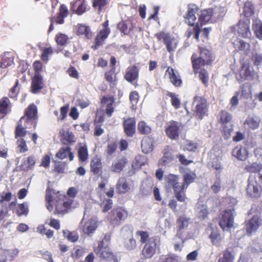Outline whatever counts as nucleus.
Segmentation results:
<instances>
[{
	"label": "nucleus",
	"instance_id": "nucleus-47",
	"mask_svg": "<svg viewBox=\"0 0 262 262\" xmlns=\"http://www.w3.org/2000/svg\"><path fill=\"white\" fill-rule=\"evenodd\" d=\"M196 209L199 218L204 219L207 216L208 211L206 206L198 205Z\"/></svg>",
	"mask_w": 262,
	"mask_h": 262
},
{
	"label": "nucleus",
	"instance_id": "nucleus-30",
	"mask_svg": "<svg viewBox=\"0 0 262 262\" xmlns=\"http://www.w3.org/2000/svg\"><path fill=\"white\" fill-rule=\"evenodd\" d=\"M141 147L143 152L148 154L153 149L152 141L149 137L144 138L141 143Z\"/></svg>",
	"mask_w": 262,
	"mask_h": 262
},
{
	"label": "nucleus",
	"instance_id": "nucleus-25",
	"mask_svg": "<svg viewBox=\"0 0 262 262\" xmlns=\"http://www.w3.org/2000/svg\"><path fill=\"white\" fill-rule=\"evenodd\" d=\"M233 45L234 48L237 50L243 51L247 54L250 52V45L249 43L245 42L243 40L236 39L234 41Z\"/></svg>",
	"mask_w": 262,
	"mask_h": 262
},
{
	"label": "nucleus",
	"instance_id": "nucleus-27",
	"mask_svg": "<svg viewBox=\"0 0 262 262\" xmlns=\"http://www.w3.org/2000/svg\"><path fill=\"white\" fill-rule=\"evenodd\" d=\"M12 197V193L11 192L5 193L3 192L0 193V208H2V210L0 212V216H2L3 214L6 212L3 209L6 208L7 204L5 202H9Z\"/></svg>",
	"mask_w": 262,
	"mask_h": 262
},
{
	"label": "nucleus",
	"instance_id": "nucleus-33",
	"mask_svg": "<svg viewBox=\"0 0 262 262\" xmlns=\"http://www.w3.org/2000/svg\"><path fill=\"white\" fill-rule=\"evenodd\" d=\"M36 159L34 156H30L23 161L21 165V169L23 170H28L32 169L35 165Z\"/></svg>",
	"mask_w": 262,
	"mask_h": 262
},
{
	"label": "nucleus",
	"instance_id": "nucleus-22",
	"mask_svg": "<svg viewBox=\"0 0 262 262\" xmlns=\"http://www.w3.org/2000/svg\"><path fill=\"white\" fill-rule=\"evenodd\" d=\"M130 185L125 178H119L116 184V190L119 193H125L130 190Z\"/></svg>",
	"mask_w": 262,
	"mask_h": 262
},
{
	"label": "nucleus",
	"instance_id": "nucleus-2",
	"mask_svg": "<svg viewBox=\"0 0 262 262\" xmlns=\"http://www.w3.org/2000/svg\"><path fill=\"white\" fill-rule=\"evenodd\" d=\"M200 56L195 59L194 55L192 56V65L194 70H199L200 67L209 64L213 60L210 52L205 48H200Z\"/></svg>",
	"mask_w": 262,
	"mask_h": 262
},
{
	"label": "nucleus",
	"instance_id": "nucleus-50",
	"mask_svg": "<svg viewBox=\"0 0 262 262\" xmlns=\"http://www.w3.org/2000/svg\"><path fill=\"white\" fill-rule=\"evenodd\" d=\"M222 188L221 180L220 178H217L211 186V189L214 193H216L221 190Z\"/></svg>",
	"mask_w": 262,
	"mask_h": 262
},
{
	"label": "nucleus",
	"instance_id": "nucleus-56",
	"mask_svg": "<svg viewBox=\"0 0 262 262\" xmlns=\"http://www.w3.org/2000/svg\"><path fill=\"white\" fill-rule=\"evenodd\" d=\"M177 223L179 229H182L188 226L189 220L184 217H180L178 220Z\"/></svg>",
	"mask_w": 262,
	"mask_h": 262
},
{
	"label": "nucleus",
	"instance_id": "nucleus-14",
	"mask_svg": "<svg viewBox=\"0 0 262 262\" xmlns=\"http://www.w3.org/2000/svg\"><path fill=\"white\" fill-rule=\"evenodd\" d=\"M43 88L42 77L39 74H35L32 78L31 91L34 94L37 93Z\"/></svg>",
	"mask_w": 262,
	"mask_h": 262
},
{
	"label": "nucleus",
	"instance_id": "nucleus-52",
	"mask_svg": "<svg viewBox=\"0 0 262 262\" xmlns=\"http://www.w3.org/2000/svg\"><path fill=\"white\" fill-rule=\"evenodd\" d=\"M16 144L17 145V149L19 152H25L28 150V147L26 145V142L23 139H18L17 141Z\"/></svg>",
	"mask_w": 262,
	"mask_h": 262
},
{
	"label": "nucleus",
	"instance_id": "nucleus-44",
	"mask_svg": "<svg viewBox=\"0 0 262 262\" xmlns=\"http://www.w3.org/2000/svg\"><path fill=\"white\" fill-rule=\"evenodd\" d=\"M196 71L199 74V78L200 80L203 82V83L206 85H208L209 76L206 70L204 69H202L201 67H200L199 70H194Z\"/></svg>",
	"mask_w": 262,
	"mask_h": 262
},
{
	"label": "nucleus",
	"instance_id": "nucleus-38",
	"mask_svg": "<svg viewBox=\"0 0 262 262\" xmlns=\"http://www.w3.org/2000/svg\"><path fill=\"white\" fill-rule=\"evenodd\" d=\"M211 17V10H204L202 11L200 15L199 21L201 25L205 24L208 22Z\"/></svg>",
	"mask_w": 262,
	"mask_h": 262
},
{
	"label": "nucleus",
	"instance_id": "nucleus-6",
	"mask_svg": "<svg viewBox=\"0 0 262 262\" xmlns=\"http://www.w3.org/2000/svg\"><path fill=\"white\" fill-rule=\"evenodd\" d=\"M156 36L159 40L163 39L167 50L169 52L173 51L176 49L178 41L173 36L164 32L157 33Z\"/></svg>",
	"mask_w": 262,
	"mask_h": 262
},
{
	"label": "nucleus",
	"instance_id": "nucleus-3",
	"mask_svg": "<svg viewBox=\"0 0 262 262\" xmlns=\"http://www.w3.org/2000/svg\"><path fill=\"white\" fill-rule=\"evenodd\" d=\"M94 251L100 258L107 262H118L116 256L110 251L107 244L103 246V241L99 242L97 246H95Z\"/></svg>",
	"mask_w": 262,
	"mask_h": 262
},
{
	"label": "nucleus",
	"instance_id": "nucleus-49",
	"mask_svg": "<svg viewBox=\"0 0 262 262\" xmlns=\"http://www.w3.org/2000/svg\"><path fill=\"white\" fill-rule=\"evenodd\" d=\"M18 216L22 215H27L28 213V206L26 203H23L18 206L17 210Z\"/></svg>",
	"mask_w": 262,
	"mask_h": 262
},
{
	"label": "nucleus",
	"instance_id": "nucleus-54",
	"mask_svg": "<svg viewBox=\"0 0 262 262\" xmlns=\"http://www.w3.org/2000/svg\"><path fill=\"white\" fill-rule=\"evenodd\" d=\"M70 148L68 146H65L60 149L57 153L56 156L60 159H63L68 156Z\"/></svg>",
	"mask_w": 262,
	"mask_h": 262
},
{
	"label": "nucleus",
	"instance_id": "nucleus-32",
	"mask_svg": "<svg viewBox=\"0 0 262 262\" xmlns=\"http://www.w3.org/2000/svg\"><path fill=\"white\" fill-rule=\"evenodd\" d=\"M138 76V70L136 67H133L128 70L125 75V78L129 82H133L135 80Z\"/></svg>",
	"mask_w": 262,
	"mask_h": 262
},
{
	"label": "nucleus",
	"instance_id": "nucleus-59",
	"mask_svg": "<svg viewBox=\"0 0 262 262\" xmlns=\"http://www.w3.org/2000/svg\"><path fill=\"white\" fill-rule=\"evenodd\" d=\"M141 157H136L132 163V167L135 170H138L143 165V162L141 161Z\"/></svg>",
	"mask_w": 262,
	"mask_h": 262
},
{
	"label": "nucleus",
	"instance_id": "nucleus-45",
	"mask_svg": "<svg viewBox=\"0 0 262 262\" xmlns=\"http://www.w3.org/2000/svg\"><path fill=\"white\" fill-rule=\"evenodd\" d=\"M253 29L256 36L262 39V23L260 21H255L253 25Z\"/></svg>",
	"mask_w": 262,
	"mask_h": 262
},
{
	"label": "nucleus",
	"instance_id": "nucleus-53",
	"mask_svg": "<svg viewBox=\"0 0 262 262\" xmlns=\"http://www.w3.org/2000/svg\"><path fill=\"white\" fill-rule=\"evenodd\" d=\"M68 40V36L64 34L60 33L56 35V41L58 45H64L67 43Z\"/></svg>",
	"mask_w": 262,
	"mask_h": 262
},
{
	"label": "nucleus",
	"instance_id": "nucleus-41",
	"mask_svg": "<svg viewBox=\"0 0 262 262\" xmlns=\"http://www.w3.org/2000/svg\"><path fill=\"white\" fill-rule=\"evenodd\" d=\"M9 100L7 98H4L0 100V117L2 118L8 113V106Z\"/></svg>",
	"mask_w": 262,
	"mask_h": 262
},
{
	"label": "nucleus",
	"instance_id": "nucleus-17",
	"mask_svg": "<svg viewBox=\"0 0 262 262\" xmlns=\"http://www.w3.org/2000/svg\"><path fill=\"white\" fill-rule=\"evenodd\" d=\"M241 76L245 79L251 80L255 75V72L253 67L248 63H244L241 71Z\"/></svg>",
	"mask_w": 262,
	"mask_h": 262
},
{
	"label": "nucleus",
	"instance_id": "nucleus-10",
	"mask_svg": "<svg viewBox=\"0 0 262 262\" xmlns=\"http://www.w3.org/2000/svg\"><path fill=\"white\" fill-rule=\"evenodd\" d=\"M198 10L199 8L196 5L193 4L188 5V10L184 16L186 23L188 25L193 26L195 24L196 19L195 14Z\"/></svg>",
	"mask_w": 262,
	"mask_h": 262
},
{
	"label": "nucleus",
	"instance_id": "nucleus-37",
	"mask_svg": "<svg viewBox=\"0 0 262 262\" xmlns=\"http://www.w3.org/2000/svg\"><path fill=\"white\" fill-rule=\"evenodd\" d=\"M138 130L140 134L146 135L150 133L151 128L145 122L141 121L138 124Z\"/></svg>",
	"mask_w": 262,
	"mask_h": 262
},
{
	"label": "nucleus",
	"instance_id": "nucleus-21",
	"mask_svg": "<svg viewBox=\"0 0 262 262\" xmlns=\"http://www.w3.org/2000/svg\"><path fill=\"white\" fill-rule=\"evenodd\" d=\"M166 135L172 139H176L179 136V127L178 123H171L166 129Z\"/></svg>",
	"mask_w": 262,
	"mask_h": 262
},
{
	"label": "nucleus",
	"instance_id": "nucleus-29",
	"mask_svg": "<svg viewBox=\"0 0 262 262\" xmlns=\"http://www.w3.org/2000/svg\"><path fill=\"white\" fill-rule=\"evenodd\" d=\"M37 111L36 106L32 104L25 110V115L29 120H35L37 117Z\"/></svg>",
	"mask_w": 262,
	"mask_h": 262
},
{
	"label": "nucleus",
	"instance_id": "nucleus-7",
	"mask_svg": "<svg viewBox=\"0 0 262 262\" xmlns=\"http://www.w3.org/2000/svg\"><path fill=\"white\" fill-rule=\"evenodd\" d=\"M194 103L195 104L194 113L196 117L202 119L207 115L208 112L207 101L205 99L199 96L194 98Z\"/></svg>",
	"mask_w": 262,
	"mask_h": 262
},
{
	"label": "nucleus",
	"instance_id": "nucleus-19",
	"mask_svg": "<svg viewBox=\"0 0 262 262\" xmlns=\"http://www.w3.org/2000/svg\"><path fill=\"white\" fill-rule=\"evenodd\" d=\"M136 122L133 118H128L124 121V132L128 136H133L135 133Z\"/></svg>",
	"mask_w": 262,
	"mask_h": 262
},
{
	"label": "nucleus",
	"instance_id": "nucleus-34",
	"mask_svg": "<svg viewBox=\"0 0 262 262\" xmlns=\"http://www.w3.org/2000/svg\"><path fill=\"white\" fill-rule=\"evenodd\" d=\"M77 33L79 35H83L87 38H90L92 36V33L89 27L82 24L78 25Z\"/></svg>",
	"mask_w": 262,
	"mask_h": 262
},
{
	"label": "nucleus",
	"instance_id": "nucleus-16",
	"mask_svg": "<svg viewBox=\"0 0 262 262\" xmlns=\"http://www.w3.org/2000/svg\"><path fill=\"white\" fill-rule=\"evenodd\" d=\"M165 75H168L170 81L175 86H179L182 83L179 73L172 68L168 67L166 71Z\"/></svg>",
	"mask_w": 262,
	"mask_h": 262
},
{
	"label": "nucleus",
	"instance_id": "nucleus-63",
	"mask_svg": "<svg viewBox=\"0 0 262 262\" xmlns=\"http://www.w3.org/2000/svg\"><path fill=\"white\" fill-rule=\"evenodd\" d=\"M118 28L124 34H127L130 31V29L128 28L127 24L124 22H120L117 25Z\"/></svg>",
	"mask_w": 262,
	"mask_h": 262
},
{
	"label": "nucleus",
	"instance_id": "nucleus-24",
	"mask_svg": "<svg viewBox=\"0 0 262 262\" xmlns=\"http://www.w3.org/2000/svg\"><path fill=\"white\" fill-rule=\"evenodd\" d=\"M237 30L238 34L244 38L249 37L251 35L249 26L247 23L240 21L237 26Z\"/></svg>",
	"mask_w": 262,
	"mask_h": 262
},
{
	"label": "nucleus",
	"instance_id": "nucleus-57",
	"mask_svg": "<svg viewBox=\"0 0 262 262\" xmlns=\"http://www.w3.org/2000/svg\"><path fill=\"white\" fill-rule=\"evenodd\" d=\"M125 247L128 250H133L136 247V242L131 236L125 242Z\"/></svg>",
	"mask_w": 262,
	"mask_h": 262
},
{
	"label": "nucleus",
	"instance_id": "nucleus-26",
	"mask_svg": "<svg viewBox=\"0 0 262 262\" xmlns=\"http://www.w3.org/2000/svg\"><path fill=\"white\" fill-rule=\"evenodd\" d=\"M232 155L240 160H245L247 157V151L245 147L236 146L232 150Z\"/></svg>",
	"mask_w": 262,
	"mask_h": 262
},
{
	"label": "nucleus",
	"instance_id": "nucleus-28",
	"mask_svg": "<svg viewBox=\"0 0 262 262\" xmlns=\"http://www.w3.org/2000/svg\"><path fill=\"white\" fill-rule=\"evenodd\" d=\"M101 103L103 105H106L105 112L108 117H111L112 113L114 112V108L112 105L114 103V98L113 97H103L101 100Z\"/></svg>",
	"mask_w": 262,
	"mask_h": 262
},
{
	"label": "nucleus",
	"instance_id": "nucleus-62",
	"mask_svg": "<svg viewBox=\"0 0 262 262\" xmlns=\"http://www.w3.org/2000/svg\"><path fill=\"white\" fill-rule=\"evenodd\" d=\"M169 96L171 97L172 106H174L175 108H178L180 106V100L176 96L175 94L173 93H170Z\"/></svg>",
	"mask_w": 262,
	"mask_h": 262
},
{
	"label": "nucleus",
	"instance_id": "nucleus-39",
	"mask_svg": "<svg viewBox=\"0 0 262 262\" xmlns=\"http://www.w3.org/2000/svg\"><path fill=\"white\" fill-rule=\"evenodd\" d=\"M25 118V117H22L20 120L19 121V122L16 127L15 131V138H17L18 137H24L26 134V130L25 129V128H24L22 125L21 124V123L23 119Z\"/></svg>",
	"mask_w": 262,
	"mask_h": 262
},
{
	"label": "nucleus",
	"instance_id": "nucleus-42",
	"mask_svg": "<svg viewBox=\"0 0 262 262\" xmlns=\"http://www.w3.org/2000/svg\"><path fill=\"white\" fill-rule=\"evenodd\" d=\"M234 256L232 254V249L227 248L223 253V257L219 259V262H233Z\"/></svg>",
	"mask_w": 262,
	"mask_h": 262
},
{
	"label": "nucleus",
	"instance_id": "nucleus-18",
	"mask_svg": "<svg viewBox=\"0 0 262 262\" xmlns=\"http://www.w3.org/2000/svg\"><path fill=\"white\" fill-rule=\"evenodd\" d=\"M211 232L209 235V238L211 240V243L214 246L220 247L222 244V237L220 233V231L218 228H213L211 227Z\"/></svg>",
	"mask_w": 262,
	"mask_h": 262
},
{
	"label": "nucleus",
	"instance_id": "nucleus-43",
	"mask_svg": "<svg viewBox=\"0 0 262 262\" xmlns=\"http://www.w3.org/2000/svg\"><path fill=\"white\" fill-rule=\"evenodd\" d=\"M78 156L80 161L85 162L88 158V149L86 146H80L78 150Z\"/></svg>",
	"mask_w": 262,
	"mask_h": 262
},
{
	"label": "nucleus",
	"instance_id": "nucleus-20",
	"mask_svg": "<svg viewBox=\"0 0 262 262\" xmlns=\"http://www.w3.org/2000/svg\"><path fill=\"white\" fill-rule=\"evenodd\" d=\"M171 150V148L169 146L165 148L163 150L164 156L159 161L160 165H168L173 160L174 157L170 152Z\"/></svg>",
	"mask_w": 262,
	"mask_h": 262
},
{
	"label": "nucleus",
	"instance_id": "nucleus-35",
	"mask_svg": "<svg viewBox=\"0 0 262 262\" xmlns=\"http://www.w3.org/2000/svg\"><path fill=\"white\" fill-rule=\"evenodd\" d=\"M13 61V57L9 53H5L2 58L1 61V67L2 68H6L7 67L12 65Z\"/></svg>",
	"mask_w": 262,
	"mask_h": 262
},
{
	"label": "nucleus",
	"instance_id": "nucleus-64",
	"mask_svg": "<svg viewBox=\"0 0 262 262\" xmlns=\"http://www.w3.org/2000/svg\"><path fill=\"white\" fill-rule=\"evenodd\" d=\"M52 53V49L51 48H48L44 49L41 55V59L43 61H47L48 60V56Z\"/></svg>",
	"mask_w": 262,
	"mask_h": 262
},
{
	"label": "nucleus",
	"instance_id": "nucleus-8",
	"mask_svg": "<svg viewBox=\"0 0 262 262\" xmlns=\"http://www.w3.org/2000/svg\"><path fill=\"white\" fill-rule=\"evenodd\" d=\"M261 224V219L258 215L253 216L250 220L246 222V230L247 235L251 236L257 230Z\"/></svg>",
	"mask_w": 262,
	"mask_h": 262
},
{
	"label": "nucleus",
	"instance_id": "nucleus-60",
	"mask_svg": "<svg viewBox=\"0 0 262 262\" xmlns=\"http://www.w3.org/2000/svg\"><path fill=\"white\" fill-rule=\"evenodd\" d=\"M129 99L131 103L132 104V106L136 105L137 104L139 99L138 93L136 91L130 93Z\"/></svg>",
	"mask_w": 262,
	"mask_h": 262
},
{
	"label": "nucleus",
	"instance_id": "nucleus-31",
	"mask_svg": "<svg viewBox=\"0 0 262 262\" xmlns=\"http://www.w3.org/2000/svg\"><path fill=\"white\" fill-rule=\"evenodd\" d=\"M102 167L100 159L98 157L93 158L91 162V171L95 174H98Z\"/></svg>",
	"mask_w": 262,
	"mask_h": 262
},
{
	"label": "nucleus",
	"instance_id": "nucleus-4",
	"mask_svg": "<svg viewBox=\"0 0 262 262\" xmlns=\"http://www.w3.org/2000/svg\"><path fill=\"white\" fill-rule=\"evenodd\" d=\"M236 215L235 210L228 209L222 212L220 220L221 227L224 230H228L233 227L234 217Z\"/></svg>",
	"mask_w": 262,
	"mask_h": 262
},
{
	"label": "nucleus",
	"instance_id": "nucleus-36",
	"mask_svg": "<svg viewBox=\"0 0 262 262\" xmlns=\"http://www.w3.org/2000/svg\"><path fill=\"white\" fill-rule=\"evenodd\" d=\"M260 122V119L259 117L256 116H250L246 120L248 126L253 129L258 127Z\"/></svg>",
	"mask_w": 262,
	"mask_h": 262
},
{
	"label": "nucleus",
	"instance_id": "nucleus-46",
	"mask_svg": "<svg viewBox=\"0 0 262 262\" xmlns=\"http://www.w3.org/2000/svg\"><path fill=\"white\" fill-rule=\"evenodd\" d=\"M196 176L195 173L192 172H186L183 176L184 183L186 185V187L193 182Z\"/></svg>",
	"mask_w": 262,
	"mask_h": 262
},
{
	"label": "nucleus",
	"instance_id": "nucleus-15",
	"mask_svg": "<svg viewBox=\"0 0 262 262\" xmlns=\"http://www.w3.org/2000/svg\"><path fill=\"white\" fill-rule=\"evenodd\" d=\"M97 227V221L94 219H91L84 223L83 226V232L88 235H91L94 233Z\"/></svg>",
	"mask_w": 262,
	"mask_h": 262
},
{
	"label": "nucleus",
	"instance_id": "nucleus-61",
	"mask_svg": "<svg viewBox=\"0 0 262 262\" xmlns=\"http://www.w3.org/2000/svg\"><path fill=\"white\" fill-rule=\"evenodd\" d=\"M66 164L62 162H56L55 163V170L58 173H63Z\"/></svg>",
	"mask_w": 262,
	"mask_h": 262
},
{
	"label": "nucleus",
	"instance_id": "nucleus-12",
	"mask_svg": "<svg viewBox=\"0 0 262 262\" xmlns=\"http://www.w3.org/2000/svg\"><path fill=\"white\" fill-rule=\"evenodd\" d=\"M247 192L249 196L253 198H258L260 195L258 183L252 176H250L248 180Z\"/></svg>",
	"mask_w": 262,
	"mask_h": 262
},
{
	"label": "nucleus",
	"instance_id": "nucleus-5",
	"mask_svg": "<svg viewBox=\"0 0 262 262\" xmlns=\"http://www.w3.org/2000/svg\"><path fill=\"white\" fill-rule=\"evenodd\" d=\"M127 212L121 208L114 209L110 213L108 219L114 226L121 224L127 217Z\"/></svg>",
	"mask_w": 262,
	"mask_h": 262
},
{
	"label": "nucleus",
	"instance_id": "nucleus-9",
	"mask_svg": "<svg viewBox=\"0 0 262 262\" xmlns=\"http://www.w3.org/2000/svg\"><path fill=\"white\" fill-rule=\"evenodd\" d=\"M159 245V241L154 238H148L142 250V254L145 258L151 257L155 252Z\"/></svg>",
	"mask_w": 262,
	"mask_h": 262
},
{
	"label": "nucleus",
	"instance_id": "nucleus-55",
	"mask_svg": "<svg viewBox=\"0 0 262 262\" xmlns=\"http://www.w3.org/2000/svg\"><path fill=\"white\" fill-rule=\"evenodd\" d=\"M232 119V115L226 111H221L220 113V119L223 123H228Z\"/></svg>",
	"mask_w": 262,
	"mask_h": 262
},
{
	"label": "nucleus",
	"instance_id": "nucleus-1",
	"mask_svg": "<svg viewBox=\"0 0 262 262\" xmlns=\"http://www.w3.org/2000/svg\"><path fill=\"white\" fill-rule=\"evenodd\" d=\"M46 200L47 201V208L49 211L53 209V204L55 202V213L63 215L69 212L71 208H74L73 200L70 198H65L58 192L55 193L52 191H47L46 194Z\"/></svg>",
	"mask_w": 262,
	"mask_h": 262
},
{
	"label": "nucleus",
	"instance_id": "nucleus-11",
	"mask_svg": "<svg viewBox=\"0 0 262 262\" xmlns=\"http://www.w3.org/2000/svg\"><path fill=\"white\" fill-rule=\"evenodd\" d=\"M108 21L106 20L102 24V29L100 30L99 33L96 38L95 49H98L101 46L102 41L105 40L110 33V29L108 28Z\"/></svg>",
	"mask_w": 262,
	"mask_h": 262
},
{
	"label": "nucleus",
	"instance_id": "nucleus-51",
	"mask_svg": "<svg viewBox=\"0 0 262 262\" xmlns=\"http://www.w3.org/2000/svg\"><path fill=\"white\" fill-rule=\"evenodd\" d=\"M193 33H194V37L198 40L200 34V29L198 25H196L192 29H189L186 32V35L188 37H189Z\"/></svg>",
	"mask_w": 262,
	"mask_h": 262
},
{
	"label": "nucleus",
	"instance_id": "nucleus-13",
	"mask_svg": "<svg viewBox=\"0 0 262 262\" xmlns=\"http://www.w3.org/2000/svg\"><path fill=\"white\" fill-rule=\"evenodd\" d=\"M127 163V160L125 157H117L113 161L109 170L113 172L119 173L123 169Z\"/></svg>",
	"mask_w": 262,
	"mask_h": 262
},
{
	"label": "nucleus",
	"instance_id": "nucleus-23",
	"mask_svg": "<svg viewBox=\"0 0 262 262\" xmlns=\"http://www.w3.org/2000/svg\"><path fill=\"white\" fill-rule=\"evenodd\" d=\"M186 188V185L184 183L182 185L178 183L173 187L175 196L179 201L184 202L185 201V196L184 189Z\"/></svg>",
	"mask_w": 262,
	"mask_h": 262
},
{
	"label": "nucleus",
	"instance_id": "nucleus-48",
	"mask_svg": "<svg viewBox=\"0 0 262 262\" xmlns=\"http://www.w3.org/2000/svg\"><path fill=\"white\" fill-rule=\"evenodd\" d=\"M64 236L72 242H75L78 239V235L76 232H70L69 231H63Z\"/></svg>",
	"mask_w": 262,
	"mask_h": 262
},
{
	"label": "nucleus",
	"instance_id": "nucleus-40",
	"mask_svg": "<svg viewBox=\"0 0 262 262\" xmlns=\"http://www.w3.org/2000/svg\"><path fill=\"white\" fill-rule=\"evenodd\" d=\"M244 13L246 17H249L254 13V6L251 1H247L245 2Z\"/></svg>",
	"mask_w": 262,
	"mask_h": 262
},
{
	"label": "nucleus",
	"instance_id": "nucleus-58",
	"mask_svg": "<svg viewBox=\"0 0 262 262\" xmlns=\"http://www.w3.org/2000/svg\"><path fill=\"white\" fill-rule=\"evenodd\" d=\"M46 223L57 230L60 228L59 221L57 220L54 219H47L46 220Z\"/></svg>",
	"mask_w": 262,
	"mask_h": 262
}]
</instances>
